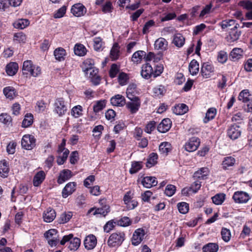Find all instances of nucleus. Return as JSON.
Wrapping results in <instances>:
<instances>
[{"label": "nucleus", "instance_id": "50", "mask_svg": "<svg viewBox=\"0 0 252 252\" xmlns=\"http://www.w3.org/2000/svg\"><path fill=\"white\" fill-rule=\"evenodd\" d=\"M72 217V213L71 212L63 213L60 217L59 222L60 223H65L71 219Z\"/></svg>", "mask_w": 252, "mask_h": 252}, {"label": "nucleus", "instance_id": "38", "mask_svg": "<svg viewBox=\"0 0 252 252\" xmlns=\"http://www.w3.org/2000/svg\"><path fill=\"white\" fill-rule=\"evenodd\" d=\"M30 22L28 20L25 19H19L13 23V26L15 28L19 29H24L28 26Z\"/></svg>", "mask_w": 252, "mask_h": 252}, {"label": "nucleus", "instance_id": "31", "mask_svg": "<svg viewBox=\"0 0 252 252\" xmlns=\"http://www.w3.org/2000/svg\"><path fill=\"white\" fill-rule=\"evenodd\" d=\"M18 65L16 63H10L6 67V72L9 76L15 75L18 71Z\"/></svg>", "mask_w": 252, "mask_h": 252}, {"label": "nucleus", "instance_id": "45", "mask_svg": "<svg viewBox=\"0 0 252 252\" xmlns=\"http://www.w3.org/2000/svg\"><path fill=\"white\" fill-rule=\"evenodd\" d=\"M82 111V107L80 105H78L74 106L72 108L71 110V115L74 118H77L83 115Z\"/></svg>", "mask_w": 252, "mask_h": 252}, {"label": "nucleus", "instance_id": "64", "mask_svg": "<svg viewBox=\"0 0 252 252\" xmlns=\"http://www.w3.org/2000/svg\"><path fill=\"white\" fill-rule=\"evenodd\" d=\"M239 5L247 10H252V1L248 0H241L239 2Z\"/></svg>", "mask_w": 252, "mask_h": 252}, {"label": "nucleus", "instance_id": "56", "mask_svg": "<svg viewBox=\"0 0 252 252\" xmlns=\"http://www.w3.org/2000/svg\"><path fill=\"white\" fill-rule=\"evenodd\" d=\"M94 50L100 51L102 49V39L100 37H96L94 39Z\"/></svg>", "mask_w": 252, "mask_h": 252}, {"label": "nucleus", "instance_id": "21", "mask_svg": "<svg viewBox=\"0 0 252 252\" xmlns=\"http://www.w3.org/2000/svg\"><path fill=\"white\" fill-rule=\"evenodd\" d=\"M172 123L170 119H164L158 125L157 129L161 133H165L168 131L171 127Z\"/></svg>", "mask_w": 252, "mask_h": 252}, {"label": "nucleus", "instance_id": "12", "mask_svg": "<svg viewBox=\"0 0 252 252\" xmlns=\"http://www.w3.org/2000/svg\"><path fill=\"white\" fill-rule=\"evenodd\" d=\"M214 71V67L209 63H204L201 66V73L205 78L210 77Z\"/></svg>", "mask_w": 252, "mask_h": 252}, {"label": "nucleus", "instance_id": "34", "mask_svg": "<svg viewBox=\"0 0 252 252\" xmlns=\"http://www.w3.org/2000/svg\"><path fill=\"white\" fill-rule=\"evenodd\" d=\"M235 163V159L232 157H225L222 162V168L224 170L233 166Z\"/></svg>", "mask_w": 252, "mask_h": 252}, {"label": "nucleus", "instance_id": "61", "mask_svg": "<svg viewBox=\"0 0 252 252\" xmlns=\"http://www.w3.org/2000/svg\"><path fill=\"white\" fill-rule=\"evenodd\" d=\"M120 71V66L116 64H112L109 70V76L111 78L115 77Z\"/></svg>", "mask_w": 252, "mask_h": 252}, {"label": "nucleus", "instance_id": "53", "mask_svg": "<svg viewBox=\"0 0 252 252\" xmlns=\"http://www.w3.org/2000/svg\"><path fill=\"white\" fill-rule=\"evenodd\" d=\"M154 95L155 96H162L166 92L164 87L162 85H159L155 87L153 89Z\"/></svg>", "mask_w": 252, "mask_h": 252}, {"label": "nucleus", "instance_id": "15", "mask_svg": "<svg viewBox=\"0 0 252 252\" xmlns=\"http://www.w3.org/2000/svg\"><path fill=\"white\" fill-rule=\"evenodd\" d=\"M241 133L239 126L233 125L231 126L227 129V136L232 140L237 139Z\"/></svg>", "mask_w": 252, "mask_h": 252}, {"label": "nucleus", "instance_id": "16", "mask_svg": "<svg viewBox=\"0 0 252 252\" xmlns=\"http://www.w3.org/2000/svg\"><path fill=\"white\" fill-rule=\"evenodd\" d=\"M71 12L76 17H81L86 12V8L81 3H76L72 6Z\"/></svg>", "mask_w": 252, "mask_h": 252}, {"label": "nucleus", "instance_id": "13", "mask_svg": "<svg viewBox=\"0 0 252 252\" xmlns=\"http://www.w3.org/2000/svg\"><path fill=\"white\" fill-rule=\"evenodd\" d=\"M219 25L223 30L229 29L230 31L231 29H238L239 27V24L233 19H226L223 20L219 23Z\"/></svg>", "mask_w": 252, "mask_h": 252}, {"label": "nucleus", "instance_id": "62", "mask_svg": "<svg viewBox=\"0 0 252 252\" xmlns=\"http://www.w3.org/2000/svg\"><path fill=\"white\" fill-rule=\"evenodd\" d=\"M176 191V187L172 185H168L165 188L164 193L168 196H172Z\"/></svg>", "mask_w": 252, "mask_h": 252}, {"label": "nucleus", "instance_id": "26", "mask_svg": "<svg viewBox=\"0 0 252 252\" xmlns=\"http://www.w3.org/2000/svg\"><path fill=\"white\" fill-rule=\"evenodd\" d=\"M142 184L144 187L150 188L152 187L156 186L158 184V181L155 177L146 176L143 179Z\"/></svg>", "mask_w": 252, "mask_h": 252}, {"label": "nucleus", "instance_id": "41", "mask_svg": "<svg viewBox=\"0 0 252 252\" xmlns=\"http://www.w3.org/2000/svg\"><path fill=\"white\" fill-rule=\"evenodd\" d=\"M189 71L192 75H196L199 71V63L195 60H192L189 63Z\"/></svg>", "mask_w": 252, "mask_h": 252}, {"label": "nucleus", "instance_id": "5", "mask_svg": "<svg viewBox=\"0 0 252 252\" xmlns=\"http://www.w3.org/2000/svg\"><path fill=\"white\" fill-rule=\"evenodd\" d=\"M99 203L101 207L98 208H91L89 210L88 213L93 212L94 215H100L103 217L106 216L110 212L109 206L106 204V200L104 199L100 200Z\"/></svg>", "mask_w": 252, "mask_h": 252}, {"label": "nucleus", "instance_id": "51", "mask_svg": "<svg viewBox=\"0 0 252 252\" xmlns=\"http://www.w3.org/2000/svg\"><path fill=\"white\" fill-rule=\"evenodd\" d=\"M171 149V144L167 142H162L159 146V150L161 154H167Z\"/></svg>", "mask_w": 252, "mask_h": 252}, {"label": "nucleus", "instance_id": "23", "mask_svg": "<svg viewBox=\"0 0 252 252\" xmlns=\"http://www.w3.org/2000/svg\"><path fill=\"white\" fill-rule=\"evenodd\" d=\"M110 101L113 106L118 107L123 106L126 103L125 97L121 94H116L113 96L111 98Z\"/></svg>", "mask_w": 252, "mask_h": 252}, {"label": "nucleus", "instance_id": "44", "mask_svg": "<svg viewBox=\"0 0 252 252\" xmlns=\"http://www.w3.org/2000/svg\"><path fill=\"white\" fill-rule=\"evenodd\" d=\"M33 116L31 113L27 114L22 122V126L23 127H28L31 126L33 123Z\"/></svg>", "mask_w": 252, "mask_h": 252}, {"label": "nucleus", "instance_id": "27", "mask_svg": "<svg viewBox=\"0 0 252 252\" xmlns=\"http://www.w3.org/2000/svg\"><path fill=\"white\" fill-rule=\"evenodd\" d=\"M54 55L56 60L59 62H62L65 60L66 52L62 47H58L54 51Z\"/></svg>", "mask_w": 252, "mask_h": 252}, {"label": "nucleus", "instance_id": "6", "mask_svg": "<svg viewBox=\"0 0 252 252\" xmlns=\"http://www.w3.org/2000/svg\"><path fill=\"white\" fill-rule=\"evenodd\" d=\"M36 139L33 135H25L21 140V145L23 148L31 150L35 146Z\"/></svg>", "mask_w": 252, "mask_h": 252}, {"label": "nucleus", "instance_id": "17", "mask_svg": "<svg viewBox=\"0 0 252 252\" xmlns=\"http://www.w3.org/2000/svg\"><path fill=\"white\" fill-rule=\"evenodd\" d=\"M96 243V238L95 236L93 234L87 236L84 241L85 248L88 250L93 249L95 247Z\"/></svg>", "mask_w": 252, "mask_h": 252}, {"label": "nucleus", "instance_id": "14", "mask_svg": "<svg viewBox=\"0 0 252 252\" xmlns=\"http://www.w3.org/2000/svg\"><path fill=\"white\" fill-rule=\"evenodd\" d=\"M141 75L145 79L154 78L153 69L149 63L143 64L141 67Z\"/></svg>", "mask_w": 252, "mask_h": 252}, {"label": "nucleus", "instance_id": "33", "mask_svg": "<svg viewBox=\"0 0 252 252\" xmlns=\"http://www.w3.org/2000/svg\"><path fill=\"white\" fill-rule=\"evenodd\" d=\"M185 41V38L182 34L178 33L174 36L173 43L178 47H181L184 45Z\"/></svg>", "mask_w": 252, "mask_h": 252}, {"label": "nucleus", "instance_id": "7", "mask_svg": "<svg viewBox=\"0 0 252 252\" xmlns=\"http://www.w3.org/2000/svg\"><path fill=\"white\" fill-rule=\"evenodd\" d=\"M200 139L196 137H192L184 145L186 151L192 152L196 151L200 145Z\"/></svg>", "mask_w": 252, "mask_h": 252}, {"label": "nucleus", "instance_id": "8", "mask_svg": "<svg viewBox=\"0 0 252 252\" xmlns=\"http://www.w3.org/2000/svg\"><path fill=\"white\" fill-rule=\"evenodd\" d=\"M67 110V106L63 98H59L55 100L54 111L61 116L65 114Z\"/></svg>", "mask_w": 252, "mask_h": 252}, {"label": "nucleus", "instance_id": "10", "mask_svg": "<svg viewBox=\"0 0 252 252\" xmlns=\"http://www.w3.org/2000/svg\"><path fill=\"white\" fill-rule=\"evenodd\" d=\"M146 233L145 230L142 228L136 229L132 235L131 243L133 245H138L143 240Z\"/></svg>", "mask_w": 252, "mask_h": 252}, {"label": "nucleus", "instance_id": "58", "mask_svg": "<svg viewBox=\"0 0 252 252\" xmlns=\"http://www.w3.org/2000/svg\"><path fill=\"white\" fill-rule=\"evenodd\" d=\"M116 225H117L116 220H109L103 226L104 231L106 233H108L113 229Z\"/></svg>", "mask_w": 252, "mask_h": 252}, {"label": "nucleus", "instance_id": "42", "mask_svg": "<svg viewBox=\"0 0 252 252\" xmlns=\"http://www.w3.org/2000/svg\"><path fill=\"white\" fill-rule=\"evenodd\" d=\"M158 156L156 153H152L150 154L146 163V166L148 168H151L155 165L157 162Z\"/></svg>", "mask_w": 252, "mask_h": 252}, {"label": "nucleus", "instance_id": "37", "mask_svg": "<svg viewBox=\"0 0 252 252\" xmlns=\"http://www.w3.org/2000/svg\"><path fill=\"white\" fill-rule=\"evenodd\" d=\"M74 52L78 56H84L87 53V49L83 44H76L74 47Z\"/></svg>", "mask_w": 252, "mask_h": 252}, {"label": "nucleus", "instance_id": "59", "mask_svg": "<svg viewBox=\"0 0 252 252\" xmlns=\"http://www.w3.org/2000/svg\"><path fill=\"white\" fill-rule=\"evenodd\" d=\"M0 122L9 125L12 122V118L7 113H2L0 115Z\"/></svg>", "mask_w": 252, "mask_h": 252}, {"label": "nucleus", "instance_id": "28", "mask_svg": "<svg viewBox=\"0 0 252 252\" xmlns=\"http://www.w3.org/2000/svg\"><path fill=\"white\" fill-rule=\"evenodd\" d=\"M189 110L188 106L184 103L178 104L174 106L173 112L177 115H181L187 113Z\"/></svg>", "mask_w": 252, "mask_h": 252}, {"label": "nucleus", "instance_id": "40", "mask_svg": "<svg viewBox=\"0 0 252 252\" xmlns=\"http://www.w3.org/2000/svg\"><path fill=\"white\" fill-rule=\"evenodd\" d=\"M218 250V245L214 243H209L204 245L202 248L203 252H217Z\"/></svg>", "mask_w": 252, "mask_h": 252}, {"label": "nucleus", "instance_id": "4", "mask_svg": "<svg viewBox=\"0 0 252 252\" xmlns=\"http://www.w3.org/2000/svg\"><path fill=\"white\" fill-rule=\"evenodd\" d=\"M44 236L51 247L56 246L59 242H60L58 231L56 229L48 230L44 233Z\"/></svg>", "mask_w": 252, "mask_h": 252}, {"label": "nucleus", "instance_id": "47", "mask_svg": "<svg viewBox=\"0 0 252 252\" xmlns=\"http://www.w3.org/2000/svg\"><path fill=\"white\" fill-rule=\"evenodd\" d=\"M141 161H133L131 163V167L129 170L130 174H134L139 171L142 168Z\"/></svg>", "mask_w": 252, "mask_h": 252}, {"label": "nucleus", "instance_id": "29", "mask_svg": "<svg viewBox=\"0 0 252 252\" xmlns=\"http://www.w3.org/2000/svg\"><path fill=\"white\" fill-rule=\"evenodd\" d=\"M9 172L8 163L5 160L0 161V176L2 178L7 177Z\"/></svg>", "mask_w": 252, "mask_h": 252}, {"label": "nucleus", "instance_id": "25", "mask_svg": "<svg viewBox=\"0 0 252 252\" xmlns=\"http://www.w3.org/2000/svg\"><path fill=\"white\" fill-rule=\"evenodd\" d=\"M167 46L168 42L165 38L162 37L157 39L154 44L155 49L162 51L166 50L167 48Z\"/></svg>", "mask_w": 252, "mask_h": 252}, {"label": "nucleus", "instance_id": "2", "mask_svg": "<svg viewBox=\"0 0 252 252\" xmlns=\"http://www.w3.org/2000/svg\"><path fill=\"white\" fill-rule=\"evenodd\" d=\"M67 242H69L68 248L71 251L78 250L81 244V240L77 237H73L72 234L64 235L60 241V244L64 245Z\"/></svg>", "mask_w": 252, "mask_h": 252}, {"label": "nucleus", "instance_id": "19", "mask_svg": "<svg viewBox=\"0 0 252 252\" xmlns=\"http://www.w3.org/2000/svg\"><path fill=\"white\" fill-rule=\"evenodd\" d=\"M73 176L72 172L69 169H63L62 170L57 179V183L59 184H62L66 181L70 179Z\"/></svg>", "mask_w": 252, "mask_h": 252}, {"label": "nucleus", "instance_id": "1", "mask_svg": "<svg viewBox=\"0 0 252 252\" xmlns=\"http://www.w3.org/2000/svg\"><path fill=\"white\" fill-rule=\"evenodd\" d=\"M22 71L24 74H29L34 77H37L41 74L40 67L33 64L32 62L30 60L23 63Z\"/></svg>", "mask_w": 252, "mask_h": 252}, {"label": "nucleus", "instance_id": "39", "mask_svg": "<svg viewBox=\"0 0 252 252\" xmlns=\"http://www.w3.org/2000/svg\"><path fill=\"white\" fill-rule=\"evenodd\" d=\"M217 114L216 108L212 107L209 108L206 114V116L203 120L204 123H207L209 121L213 120Z\"/></svg>", "mask_w": 252, "mask_h": 252}, {"label": "nucleus", "instance_id": "46", "mask_svg": "<svg viewBox=\"0 0 252 252\" xmlns=\"http://www.w3.org/2000/svg\"><path fill=\"white\" fill-rule=\"evenodd\" d=\"M225 194L219 193L212 197L213 202L217 205H221L224 201Z\"/></svg>", "mask_w": 252, "mask_h": 252}, {"label": "nucleus", "instance_id": "3", "mask_svg": "<svg viewBox=\"0 0 252 252\" xmlns=\"http://www.w3.org/2000/svg\"><path fill=\"white\" fill-rule=\"evenodd\" d=\"M125 239V234L122 231H117L113 233L109 236L107 244L110 247L120 246Z\"/></svg>", "mask_w": 252, "mask_h": 252}, {"label": "nucleus", "instance_id": "9", "mask_svg": "<svg viewBox=\"0 0 252 252\" xmlns=\"http://www.w3.org/2000/svg\"><path fill=\"white\" fill-rule=\"evenodd\" d=\"M130 100L131 101L126 103V107L131 114H135L138 111L141 106V100L139 98H135Z\"/></svg>", "mask_w": 252, "mask_h": 252}, {"label": "nucleus", "instance_id": "32", "mask_svg": "<svg viewBox=\"0 0 252 252\" xmlns=\"http://www.w3.org/2000/svg\"><path fill=\"white\" fill-rule=\"evenodd\" d=\"M136 86L135 84L129 85L126 89V96L129 99H134L135 98H139L135 95L136 91Z\"/></svg>", "mask_w": 252, "mask_h": 252}, {"label": "nucleus", "instance_id": "24", "mask_svg": "<svg viewBox=\"0 0 252 252\" xmlns=\"http://www.w3.org/2000/svg\"><path fill=\"white\" fill-rule=\"evenodd\" d=\"M56 216L55 211L50 207L47 208L43 214V220L46 222H52L55 219Z\"/></svg>", "mask_w": 252, "mask_h": 252}, {"label": "nucleus", "instance_id": "60", "mask_svg": "<svg viewBox=\"0 0 252 252\" xmlns=\"http://www.w3.org/2000/svg\"><path fill=\"white\" fill-rule=\"evenodd\" d=\"M116 223L117 225H118L126 227L130 224L131 221L129 218L127 217H124L119 220H116Z\"/></svg>", "mask_w": 252, "mask_h": 252}, {"label": "nucleus", "instance_id": "55", "mask_svg": "<svg viewBox=\"0 0 252 252\" xmlns=\"http://www.w3.org/2000/svg\"><path fill=\"white\" fill-rule=\"evenodd\" d=\"M119 56V50L117 44H115L110 51V57L112 60L115 61L118 59Z\"/></svg>", "mask_w": 252, "mask_h": 252}, {"label": "nucleus", "instance_id": "36", "mask_svg": "<svg viewBox=\"0 0 252 252\" xmlns=\"http://www.w3.org/2000/svg\"><path fill=\"white\" fill-rule=\"evenodd\" d=\"M209 172V169L208 168H201L194 173V176L198 179L203 180L208 175Z\"/></svg>", "mask_w": 252, "mask_h": 252}, {"label": "nucleus", "instance_id": "43", "mask_svg": "<svg viewBox=\"0 0 252 252\" xmlns=\"http://www.w3.org/2000/svg\"><path fill=\"white\" fill-rule=\"evenodd\" d=\"M243 51L240 48H235L230 52V56L232 60H237L243 56Z\"/></svg>", "mask_w": 252, "mask_h": 252}, {"label": "nucleus", "instance_id": "52", "mask_svg": "<svg viewBox=\"0 0 252 252\" xmlns=\"http://www.w3.org/2000/svg\"><path fill=\"white\" fill-rule=\"evenodd\" d=\"M106 105L105 100L97 101L93 106V109L95 113H98L102 110Z\"/></svg>", "mask_w": 252, "mask_h": 252}, {"label": "nucleus", "instance_id": "11", "mask_svg": "<svg viewBox=\"0 0 252 252\" xmlns=\"http://www.w3.org/2000/svg\"><path fill=\"white\" fill-rule=\"evenodd\" d=\"M234 201L236 203H245L250 199L249 194L245 191H235L232 196Z\"/></svg>", "mask_w": 252, "mask_h": 252}, {"label": "nucleus", "instance_id": "57", "mask_svg": "<svg viewBox=\"0 0 252 252\" xmlns=\"http://www.w3.org/2000/svg\"><path fill=\"white\" fill-rule=\"evenodd\" d=\"M26 35L22 32L15 33L14 35V40L18 43H25Z\"/></svg>", "mask_w": 252, "mask_h": 252}, {"label": "nucleus", "instance_id": "30", "mask_svg": "<svg viewBox=\"0 0 252 252\" xmlns=\"http://www.w3.org/2000/svg\"><path fill=\"white\" fill-rule=\"evenodd\" d=\"M3 93L6 97L10 100L13 99L17 94L15 89L10 86L5 87L3 90Z\"/></svg>", "mask_w": 252, "mask_h": 252}, {"label": "nucleus", "instance_id": "18", "mask_svg": "<svg viewBox=\"0 0 252 252\" xmlns=\"http://www.w3.org/2000/svg\"><path fill=\"white\" fill-rule=\"evenodd\" d=\"M241 32L238 29H233L230 30L226 36V40L229 43L234 42L239 38Z\"/></svg>", "mask_w": 252, "mask_h": 252}, {"label": "nucleus", "instance_id": "48", "mask_svg": "<svg viewBox=\"0 0 252 252\" xmlns=\"http://www.w3.org/2000/svg\"><path fill=\"white\" fill-rule=\"evenodd\" d=\"M250 93L248 90H244L242 91L238 96V99L242 101L243 102L246 103L250 100Z\"/></svg>", "mask_w": 252, "mask_h": 252}, {"label": "nucleus", "instance_id": "20", "mask_svg": "<svg viewBox=\"0 0 252 252\" xmlns=\"http://www.w3.org/2000/svg\"><path fill=\"white\" fill-rule=\"evenodd\" d=\"M46 174L43 170L37 172L33 179V185L34 187H39L44 181Z\"/></svg>", "mask_w": 252, "mask_h": 252}, {"label": "nucleus", "instance_id": "35", "mask_svg": "<svg viewBox=\"0 0 252 252\" xmlns=\"http://www.w3.org/2000/svg\"><path fill=\"white\" fill-rule=\"evenodd\" d=\"M146 56V52L139 50L135 52L132 56V61L137 63L141 62L143 58Z\"/></svg>", "mask_w": 252, "mask_h": 252}, {"label": "nucleus", "instance_id": "63", "mask_svg": "<svg viewBox=\"0 0 252 252\" xmlns=\"http://www.w3.org/2000/svg\"><path fill=\"white\" fill-rule=\"evenodd\" d=\"M128 80V76L127 74L124 72H121L119 74L118 76V81L121 85H125Z\"/></svg>", "mask_w": 252, "mask_h": 252}, {"label": "nucleus", "instance_id": "49", "mask_svg": "<svg viewBox=\"0 0 252 252\" xmlns=\"http://www.w3.org/2000/svg\"><path fill=\"white\" fill-rule=\"evenodd\" d=\"M221 235L222 240L225 242H229L231 237L230 230L226 228L222 227L221 230Z\"/></svg>", "mask_w": 252, "mask_h": 252}, {"label": "nucleus", "instance_id": "54", "mask_svg": "<svg viewBox=\"0 0 252 252\" xmlns=\"http://www.w3.org/2000/svg\"><path fill=\"white\" fill-rule=\"evenodd\" d=\"M177 207L179 212L183 214L187 213L189 210V204L185 202L178 203Z\"/></svg>", "mask_w": 252, "mask_h": 252}, {"label": "nucleus", "instance_id": "22", "mask_svg": "<svg viewBox=\"0 0 252 252\" xmlns=\"http://www.w3.org/2000/svg\"><path fill=\"white\" fill-rule=\"evenodd\" d=\"M76 183L75 182L68 183L62 190V196L66 198L71 194L76 189Z\"/></svg>", "mask_w": 252, "mask_h": 252}]
</instances>
